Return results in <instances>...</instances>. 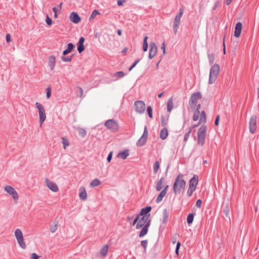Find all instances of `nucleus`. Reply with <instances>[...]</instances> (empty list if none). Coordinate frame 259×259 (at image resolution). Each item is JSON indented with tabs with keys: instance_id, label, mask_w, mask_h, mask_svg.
I'll return each instance as SVG.
<instances>
[{
	"instance_id": "obj_1",
	"label": "nucleus",
	"mask_w": 259,
	"mask_h": 259,
	"mask_svg": "<svg viewBox=\"0 0 259 259\" xmlns=\"http://www.w3.org/2000/svg\"><path fill=\"white\" fill-rule=\"evenodd\" d=\"M186 182L184 180V175L180 174L178 175L174 183L172 186L173 192L175 195L184 192L186 188Z\"/></svg>"
},
{
	"instance_id": "obj_2",
	"label": "nucleus",
	"mask_w": 259,
	"mask_h": 259,
	"mask_svg": "<svg viewBox=\"0 0 259 259\" xmlns=\"http://www.w3.org/2000/svg\"><path fill=\"white\" fill-rule=\"evenodd\" d=\"M220 72V66L218 64H214L210 68L208 83L209 84L213 83L218 76Z\"/></svg>"
},
{
	"instance_id": "obj_3",
	"label": "nucleus",
	"mask_w": 259,
	"mask_h": 259,
	"mask_svg": "<svg viewBox=\"0 0 259 259\" xmlns=\"http://www.w3.org/2000/svg\"><path fill=\"white\" fill-rule=\"evenodd\" d=\"M206 126L205 125H201L198 130L197 139L198 144L201 146H203L205 143V133L206 132Z\"/></svg>"
},
{
	"instance_id": "obj_4",
	"label": "nucleus",
	"mask_w": 259,
	"mask_h": 259,
	"mask_svg": "<svg viewBox=\"0 0 259 259\" xmlns=\"http://www.w3.org/2000/svg\"><path fill=\"white\" fill-rule=\"evenodd\" d=\"M201 98L202 95L199 92L194 93L191 95L189 104L192 109H195L198 99H201Z\"/></svg>"
},
{
	"instance_id": "obj_5",
	"label": "nucleus",
	"mask_w": 259,
	"mask_h": 259,
	"mask_svg": "<svg viewBox=\"0 0 259 259\" xmlns=\"http://www.w3.org/2000/svg\"><path fill=\"white\" fill-rule=\"evenodd\" d=\"M184 11L182 8L179 10V13L176 16L174 21V32L176 34L178 32L179 27L180 25L181 18L183 14Z\"/></svg>"
},
{
	"instance_id": "obj_6",
	"label": "nucleus",
	"mask_w": 259,
	"mask_h": 259,
	"mask_svg": "<svg viewBox=\"0 0 259 259\" xmlns=\"http://www.w3.org/2000/svg\"><path fill=\"white\" fill-rule=\"evenodd\" d=\"M15 235L19 246L22 248L25 249L26 248V244L24 241L23 235L21 230L19 229H16L15 231Z\"/></svg>"
},
{
	"instance_id": "obj_7",
	"label": "nucleus",
	"mask_w": 259,
	"mask_h": 259,
	"mask_svg": "<svg viewBox=\"0 0 259 259\" xmlns=\"http://www.w3.org/2000/svg\"><path fill=\"white\" fill-rule=\"evenodd\" d=\"M35 107L38 109L39 116V122L42 124L46 119V115L44 106L38 102L35 103Z\"/></svg>"
},
{
	"instance_id": "obj_8",
	"label": "nucleus",
	"mask_w": 259,
	"mask_h": 259,
	"mask_svg": "<svg viewBox=\"0 0 259 259\" xmlns=\"http://www.w3.org/2000/svg\"><path fill=\"white\" fill-rule=\"evenodd\" d=\"M105 126L112 132H116L119 128L118 123L114 119H109L105 123Z\"/></svg>"
},
{
	"instance_id": "obj_9",
	"label": "nucleus",
	"mask_w": 259,
	"mask_h": 259,
	"mask_svg": "<svg viewBox=\"0 0 259 259\" xmlns=\"http://www.w3.org/2000/svg\"><path fill=\"white\" fill-rule=\"evenodd\" d=\"M148 135V132L147 126H145L144 132L141 138L138 140L136 145L138 147H142L146 143Z\"/></svg>"
},
{
	"instance_id": "obj_10",
	"label": "nucleus",
	"mask_w": 259,
	"mask_h": 259,
	"mask_svg": "<svg viewBox=\"0 0 259 259\" xmlns=\"http://www.w3.org/2000/svg\"><path fill=\"white\" fill-rule=\"evenodd\" d=\"M135 111L139 113L143 114L145 110V104L143 101H137L134 103Z\"/></svg>"
},
{
	"instance_id": "obj_11",
	"label": "nucleus",
	"mask_w": 259,
	"mask_h": 259,
	"mask_svg": "<svg viewBox=\"0 0 259 259\" xmlns=\"http://www.w3.org/2000/svg\"><path fill=\"white\" fill-rule=\"evenodd\" d=\"M4 190L10 195H11L14 200H18L19 196L17 191L14 188L9 185H7L5 187Z\"/></svg>"
},
{
	"instance_id": "obj_12",
	"label": "nucleus",
	"mask_w": 259,
	"mask_h": 259,
	"mask_svg": "<svg viewBox=\"0 0 259 259\" xmlns=\"http://www.w3.org/2000/svg\"><path fill=\"white\" fill-rule=\"evenodd\" d=\"M256 130V116H252L249 121V131L251 133L253 134Z\"/></svg>"
},
{
	"instance_id": "obj_13",
	"label": "nucleus",
	"mask_w": 259,
	"mask_h": 259,
	"mask_svg": "<svg viewBox=\"0 0 259 259\" xmlns=\"http://www.w3.org/2000/svg\"><path fill=\"white\" fill-rule=\"evenodd\" d=\"M157 52V48L154 42H151L150 44V49L149 53V58L152 59L156 55Z\"/></svg>"
},
{
	"instance_id": "obj_14",
	"label": "nucleus",
	"mask_w": 259,
	"mask_h": 259,
	"mask_svg": "<svg viewBox=\"0 0 259 259\" xmlns=\"http://www.w3.org/2000/svg\"><path fill=\"white\" fill-rule=\"evenodd\" d=\"M46 186L53 192H56L58 191V188L56 183L51 181L49 179L46 178L45 181Z\"/></svg>"
},
{
	"instance_id": "obj_15",
	"label": "nucleus",
	"mask_w": 259,
	"mask_h": 259,
	"mask_svg": "<svg viewBox=\"0 0 259 259\" xmlns=\"http://www.w3.org/2000/svg\"><path fill=\"white\" fill-rule=\"evenodd\" d=\"M69 19L74 24H77L81 21V18L77 13L73 12L69 15Z\"/></svg>"
},
{
	"instance_id": "obj_16",
	"label": "nucleus",
	"mask_w": 259,
	"mask_h": 259,
	"mask_svg": "<svg viewBox=\"0 0 259 259\" xmlns=\"http://www.w3.org/2000/svg\"><path fill=\"white\" fill-rule=\"evenodd\" d=\"M84 41L85 39L83 36H81L79 38V39L77 44V51L79 53H81L85 50V47L83 44Z\"/></svg>"
},
{
	"instance_id": "obj_17",
	"label": "nucleus",
	"mask_w": 259,
	"mask_h": 259,
	"mask_svg": "<svg viewBox=\"0 0 259 259\" xmlns=\"http://www.w3.org/2000/svg\"><path fill=\"white\" fill-rule=\"evenodd\" d=\"M152 209V207L150 206H147L141 209L140 214H139L140 216H146L147 218H149L150 216V214L149 212Z\"/></svg>"
},
{
	"instance_id": "obj_18",
	"label": "nucleus",
	"mask_w": 259,
	"mask_h": 259,
	"mask_svg": "<svg viewBox=\"0 0 259 259\" xmlns=\"http://www.w3.org/2000/svg\"><path fill=\"white\" fill-rule=\"evenodd\" d=\"M149 219L147 217L144 215L142 216L141 218H139V221L136 225V229H139L143 227Z\"/></svg>"
},
{
	"instance_id": "obj_19",
	"label": "nucleus",
	"mask_w": 259,
	"mask_h": 259,
	"mask_svg": "<svg viewBox=\"0 0 259 259\" xmlns=\"http://www.w3.org/2000/svg\"><path fill=\"white\" fill-rule=\"evenodd\" d=\"M198 183V177L195 175L190 180L189 186L196 189Z\"/></svg>"
},
{
	"instance_id": "obj_20",
	"label": "nucleus",
	"mask_w": 259,
	"mask_h": 259,
	"mask_svg": "<svg viewBox=\"0 0 259 259\" xmlns=\"http://www.w3.org/2000/svg\"><path fill=\"white\" fill-rule=\"evenodd\" d=\"M242 24L241 22H238L236 23L235 27L234 36L236 37L240 36L242 30Z\"/></svg>"
},
{
	"instance_id": "obj_21",
	"label": "nucleus",
	"mask_w": 259,
	"mask_h": 259,
	"mask_svg": "<svg viewBox=\"0 0 259 259\" xmlns=\"http://www.w3.org/2000/svg\"><path fill=\"white\" fill-rule=\"evenodd\" d=\"M56 58L54 56H51L49 58L48 65L51 68V70H53L55 66Z\"/></svg>"
},
{
	"instance_id": "obj_22",
	"label": "nucleus",
	"mask_w": 259,
	"mask_h": 259,
	"mask_svg": "<svg viewBox=\"0 0 259 259\" xmlns=\"http://www.w3.org/2000/svg\"><path fill=\"white\" fill-rule=\"evenodd\" d=\"M168 135V130L166 127H164L161 130L160 132V138L162 140H165L167 138Z\"/></svg>"
},
{
	"instance_id": "obj_23",
	"label": "nucleus",
	"mask_w": 259,
	"mask_h": 259,
	"mask_svg": "<svg viewBox=\"0 0 259 259\" xmlns=\"http://www.w3.org/2000/svg\"><path fill=\"white\" fill-rule=\"evenodd\" d=\"M165 182V179L163 177H162L160 179V180L157 182L156 185V190L157 191H159L161 190L163 187V184Z\"/></svg>"
},
{
	"instance_id": "obj_24",
	"label": "nucleus",
	"mask_w": 259,
	"mask_h": 259,
	"mask_svg": "<svg viewBox=\"0 0 259 259\" xmlns=\"http://www.w3.org/2000/svg\"><path fill=\"white\" fill-rule=\"evenodd\" d=\"M74 48L75 45L72 43L68 44L67 49L63 52V55L66 56L67 54L70 53Z\"/></svg>"
},
{
	"instance_id": "obj_25",
	"label": "nucleus",
	"mask_w": 259,
	"mask_h": 259,
	"mask_svg": "<svg viewBox=\"0 0 259 259\" xmlns=\"http://www.w3.org/2000/svg\"><path fill=\"white\" fill-rule=\"evenodd\" d=\"M129 155V150L127 149L124 150L122 151H120L117 156L120 157L122 159H125L126 157Z\"/></svg>"
},
{
	"instance_id": "obj_26",
	"label": "nucleus",
	"mask_w": 259,
	"mask_h": 259,
	"mask_svg": "<svg viewBox=\"0 0 259 259\" xmlns=\"http://www.w3.org/2000/svg\"><path fill=\"white\" fill-rule=\"evenodd\" d=\"M79 197L81 200H85L87 198V194L84 188L82 187L80 189Z\"/></svg>"
},
{
	"instance_id": "obj_27",
	"label": "nucleus",
	"mask_w": 259,
	"mask_h": 259,
	"mask_svg": "<svg viewBox=\"0 0 259 259\" xmlns=\"http://www.w3.org/2000/svg\"><path fill=\"white\" fill-rule=\"evenodd\" d=\"M109 246L107 244L104 245L100 249V253L103 256H106L108 250Z\"/></svg>"
},
{
	"instance_id": "obj_28",
	"label": "nucleus",
	"mask_w": 259,
	"mask_h": 259,
	"mask_svg": "<svg viewBox=\"0 0 259 259\" xmlns=\"http://www.w3.org/2000/svg\"><path fill=\"white\" fill-rule=\"evenodd\" d=\"M166 194V193L165 192V191H161L156 198V203H159L162 200L163 198L165 196Z\"/></svg>"
},
{
	"instance_id": "obj_29",
	"label": "nucleus",
	"mask_w": 259,
	"mask_h": 259,
	"mask_svg": "<svg viewBox=\"0 0 259 259\" xmlns=\"http://www.w3.org/2000/svg\"><path fill=\"white\" fill-rule=\"evenodd\" d=\"M168 218V213L167 209H164L163 211V218L162 220V222L163 224H165L167 223Z\"/></svg>"
},
{
	"instance_id": "obj_30",
	"label": "nucleus",
	"mask_w": 259,
	"mask_h": 259,
	"mask_svg": "<svg viewBox=\"0 0 259 259\" xmlns=\"http://www.w3.org/2000/svg\"><path fill=\"white\" fill-rule=\"evenodd\" d=\"M148 37L147 36H145L144 37L143 40V50L144 52H146L148 50V44L147 42Z\"/></svg>"
},
{
	"instance_id": "obj_31",
	"label": "nucleus",
	"mask_w": 259,
	"mask_h": 259,
	"mask_svg": "<svg viewBox=\"0 0 259 259\" xmlns=\"http://www.w3.org/2000/svg\"><path fill=\"white\" fill-rule=\"evenodd\" d=\"M174 107L173 101L171 99H170L168 100L167 103V111L168 112H170L172 109Z\"/></svg>"
},
{
	"instance_id": "obj_32",
	"label": "nucleus",
	"mask_w": 259,
	"mask_h": 259,
	"mask_svg": "<svg viewBox=\"0 0 259 259\" xmlns=\"http://www.w3.org/2000/svg\"><path fill=\"white\" fill-rule=\"evenodd\" d=\"M194 213H190L187 218V222L188 225L191 224L194 220Z\"/></svg>"
},
{
	"instance_id": "obj_33",
	"label": "nucleus",
	"mask_w": 259,
	"mask_h": 259,
	"mask_svg": "<svg viewBox=\"0 0 259 259\" xmlns=\"http://www.w3.org/2000/svg\"><path fill=\"white\" fill-rule=\"evenodd\" d=\"M148 231V229L146 227H143L142 230H141L139 234V237L141 238L146 235Z\"/></svg>"
},
{
	"instance_id": "obj_34",
	"label": "nucleus",
	"mask_w": 259,
	"mask_h": 259,
	"mask_svg": "<svg viewBox=\"0 0 259 259\" xmlns=\"http://www.w3.org/2000/svg\"><path fill=\"white\" fill-rule=\"evenodd\" d=\"M124 75H125V73L123 71H120L115 72L113 76L116 77L115 80H117L119 78L123 77V76H124Z\"/></svg>"
},
{
	"instance_id": "obj_35",
	"label": "nucleus",
	"mask_w": 259,
	"mask_h": 259,
	"mask_svg": "<svg viewBox=\"0 0 259 259\" xmlns=\"http://www.w3.org/2000/svg\"><path fill=\"white\" fill-rule=\"evenodd\" d=\"M200 114V122L205 123L206 121V114L205 111H202Z\"/></svg>"
},
{
	"instance_id": "obj_36",
	"label": "nucleus",
	"mask_w": 259,
	"mask_h": 259,
	"mask_svg": "<svg viewBox=\"0 0 259 259\" xmlns=\"http://www.w3.org/2000/svg\"><path fill=\"white\" fill-rule=\"evenodd\" d=\"M168 119H166L163 115L161 116V125L163 127H166Z\"/></svg>"
},
{
	"instance_id": "obj_37",
	"label": "nucleus",
	"mask_w": 259,
	"mask_h": 259,
	"mask_svg": "<svg viewBox=\"0 0 259 259\" xmlns=\"http://www.w3.org/2000/svg\"><path fill=\"white\" fill-rule=\"evenodd\" d=\"M101 184V181L98 179L93 180L90 185L92 187H94L99 186Z\"/></svg>"
},
{
	"instance_id": "obj_38",
	"label": "nucleus",
	"mask_w": 259,
	"mask_h": 259,
	"mask_svg": "<svg viewBox=\"0 0 259 259\" xmlns=\"http://www.w3.org/2000/svg\"><path fill=\"white\" fill-rule=\"evenodd\" d=\"M207 56L209 64H212L214 61V54L213 53L208 54Z\"/></svg>"
},
{
	"instance_id": "obj_39",
	"label": "nucleus",
	"mask_w": 259,
	"mask_h": 259,
	"mask_svg": "<svg viewBox=\"0 0 259 259\" xmlns=\"http://www.w3.org/2000/svg\"><path fill=\"white\" fill-rule=\"evenodd\" d=\"M73 55L71 56H65L63 55L61 57V60L65 62H71L72 59Z\"/></svg>"
},
{
	"instance_id": "obj_40",
	"label": "nucleus",
	"mask_w": 259,
	"mask_h": 259,
	"mask_svg": "<svg viewBox=\"0 0 259 259\" xmlns=\"http://www.w3.org/2000/svg\"><path fill=\"white\" fill-rule=\"evenodd\" d=\"M159 168V162L158 161H156L153 164V171L155 174H156Z\"/></svg>"
},
{
	"instance_id": "obj_41",
	"label": "nucleus",
	"mask_w": 259,
	"mask_h": 259,
	"mask_svg": "<svg viewBox=\"0 0 259 259\" xmlns=\"http://www.w3.org/2000/svg\"><path fill=\"white\" fill-rule=\"evenodd\" d=\"M99 14H100V13L99 12V11L98 10H94L89 18V20H91L92 19H94L96 17V16H97L98 15H99Z\"/></svg>"
},
{
	"instance_id": "obj_42",
	"label": "nucleus",
	"mask_w": 259,
	"mask_h": 259,
	"mask_svg": "<svg viewBox=\"0 0 259 259\" xmlns=\"http://www.w3.org/2000/svg\"><path fill=\"white\" fill-rule=\"evenodd\" d=\"M78 133H79V135L81 137H82V138H84V137L86 136L87 133V131L84 129L80 128L78 129Z\"/></svg>"
},
{
	"instance_id": "obj_43",
	"label": "nucleus",
	"mask_w": 259,
	"mask_h": 259,
	"mask_svg": "<svg viewBox=\"0 0 259 259\" xmlns=\"http://www.w3.org/2000/svg\"><path fill=\"white\" fill-rule=\"evenodd\" d=\"M62 139L63 140L62 144H63L64 148L65 149L66 147L69 145V142L66 137H63L62 138Z\"/></svg>"
},
{
	"instance_id": "obj_44",
	"label": "nucleus",
	"mask_w": 259,
	"mask_h": 259,
	"mask_svg": "<svg viewBox=\"0 0 259 259\" xmlns=\"http://www.w3.org/2000/svg\"><path fill=\"white\" fill-rule=\"evenodd\" d=\"M195 189H196L189 186V188H188V189L187 192V196L188 197H191L192 195V194H193V192L195 190Z\"/></svg>"
},
{
	"instance_id": "obj_45",
	"label": "nucleus",
	"mask_w": 259,
	"mask_h": 259,
	"mask_svg": "<svg viewBox=\"0 0 259 259\" xmlns=\"http://www.w3.org/2000/svg\"><path fill=\"white\" fill-rule=\"evenodd\" d=\"M200 116V111H195L193 117V119L194 121H197L198 120Z\"/></svg>"
},
{
	"instance_id": "obj_46",
	"label": "nucleus",
	"mask_w": 259,
	"mask_h": 259,
	"mask_svg": "<svg viewBox=\"0 0 259 259\" xmlns=\"http://www.w3.org/2000/svg\"><path fill=\"white\" fill-rule=\"evenodd\" d=\"M147 113L148 116L150 118H153V114H152V108L151 106H149L147 109Z\"/></svg>"
},
{
	"instance_id": "obj_47",
	"label": "nucleus",
	"mask_w": 259,
	"mask_h": 259,
	"mask_svg": "<svg viewBox=\"0 0 259 259\" xmlns=\"http://www.w3.org/2000/svg\"><path fill=\"white\" fill-rule=\"evenodd\" d=\"M191 129H189V131L185 134V136H184V141L186 143L189 136H190V135L191 133Z\"/></svg>"
},
{
	"instance_id": "obj_48",
	"label": "nucleus",
	"mask_w": 259,
	"mask_h": 259,
	"mask_svg": "<svg viewBox=\"0 0 259 259\" xmlns=\"http://www.w3.org/2000/svg\"><path fill=\"white\" fill-rule=\"evenodd\" d=\"M46 97L47 99H49L51 96V88L49 87L46 90Z\"/></svg>"
},
{
	"instance_id": "obj_49",
	"label": "nucleus",
	"mask_w": 259,
	"mask_h": 259,
	"mask_svg": "<svg viewBox=\"0 0 259 259\" xmlns=\"http://www.w3.org/2000/svg\"><path fill=\"white\" fill-rule=\"evenodd\" d=\"M140 59L135 60L134 62L132 64L131 66L128 68V71H131L137 65V64L140 62Z\"/></svg>"
},
{
	"instance_id": "obj_50",
	"label": "nucleus",
	"mask_w": 259,
	"mask_h": 259,
	"mask_svg": "<svg viewBox=\"0 0 259 259\" xmlns=\"http://www.w3.org/2000/svg\"><path fill=\"white\" fill-rule=\"evenodd\" d=\"M147 245L148 241L147 240H142L141 241V245L143 247L144 251H146Z\"/></svg>"
},
{
	"instance_id": "obj_51",
	"label": "nucleus",
	"mask_w": 259,
	"mask_h": 259,
	"mask_svg": "<svg viewBox=\"0 0 259 259\" xmlns=\"http://www.w3.org/2000/svg\"><path fill=\"white\" fill-rule=\"evenodd\" d=\"M77 88L78 91V93L77 96V97L81 98L82 97V96H83V90L80 87H77Z\"/></svg>"
},
{
	"instance_id": "obj_52",
	"label": "nucleus",
	"mask_w": 259,
	"mask_h": 259,
	"mask_svg": "<svg viewBox=\"0 0 259 259\" xmlns=\"http://www.w3.org/2000/svg\"><path fill=\"white\" fill-rule=\"evenodd\" d=\"M46 22L49 26H51L52 24V20L48 15H47V17L46 19Z\"/></svg>"
},
{
	"instance_id": "obj_53",
	"label": "nucleus",
	"mask_w": 259,
	"mask_h": 259,
	"mask_svg": "<svg viewBox=\"0 0 259 259\" xmlns=\"http://www.w3.org/2000/svg\"><path fill=\"white\" fill-rule=\"evenodd\" d=\"M220 4V0H215L214 5L212 8V10H215L219 7Z\"/></svg>"
},
{
	"instance_id": "obj_54",
	"label": "nucleus",
	"mask_w": 259,
	"mask_h": 259,
	"mask_svg": "<svg viewBox=\"0 0 259 259\" xmlns=\"http://www.w3.org/2000/svg\"><path fill=\"white\" fill-rule=\"evenodd\" d=\"M57 229V225L56 224V225L51 227L50 231L52 233H54L56 231Z\"/></svg>"
},
{
	"instance_id": "obj_55",
	"label": "nucleus",
	"mask_w": 259,
	"mask_h": 259,
	"mask_svg": "<svg viewBox=\"0 0 259 259\" xmlns=\"http://www.w3.org/2000/svg\"><path fill=\"white\" fill-rule=\"evenodd\" d=\"M224 212L226 216H228L229 213V208L228 206H226L224 209Z\"/></svg>"
},
{
	"instance_id": "obj_56",
	"label": "nucleus",
	"mask_w": 259,
	"mask_h": 259,
	"mask_svg": "<svg viewBox=\"0 0 259 259\" xmlns=\"http://www.w3.org/2000/svg\"><path fill=\"white\" fill-rule=\"evenodd\" d=\"M140 215L139 214H138V215L136 216V217L134 219L133 222V225H135L136 224H137V223L139 221V218H140Z\"/></svg>"
},
{
	"instance_id": "obj_57",
	"label": "nucleus",
	"mask_w": 259,
	"mask_h": 259,
	"mask_svg": "<svg viewBox=\"0 0 259 259\" xmlns=\"http://www.w3.org/2000/svg\"><path fill=\"white\" fill-rule=\"evenodd\" d=\"M202 205V201L200 199H198L196 202V206L200 208Z\"/></svg>"
},
{
	"instance_id": "obj_58",
	"label": "nucleus",
	"mask_w": 259,
	"mask_h": 259,
	"mask_svg": "<svg viewBox=\"0 0 259 259\" xmlns=\"http://www.w3.org/2000/svg\"><path fill=\"white\" fill-rule=\"evenodd\" d=\"M112 153H112V151H111V152H110L109 153V154H108V156H107V161H108V162H110L111 161V159H112Z\"/></svg>"
},
{
	"instance_id": "obj_59",
	"label": "nucleus",
	"mask_w": 259,
	"mask_h": 259,
	"mask_svg": "<svg viewBox=\"0 0 259 259\" xmlns=\"http://www.w3.org/2000/svg\"><path fill=\"white\" fill-rule=\"evenodd\" d=\"M220 116L219 115H218L216 118H215V121H214V124L216 125V126H218L219 125V122H220Z\"/></svg>"
},
{
	"instance_id": "obj_60",
	"label": "nucleus",
	"mask_w": 259,
	"mask_h": 259,
	"mask_svg": "<svg viewBox=\"0 0 259 259\" xmlns=\"http://www.w3.org/2000/svg\"><path fill=\"white\" fill-rule=\"evenodd\" d=\"M151 224V220L148 219L147 222L145 223L144 226L143 227H146L147 229H148L149 227Z\"/></svg>"
},
{
	"instance_id": "obj_61",
	"label": "nucleus",
	"mask_w": 259,
	"mask_h": 259,
	"mask_svg": "<svg viewBox=\"0 0 259 259\" xmlns=\"http://www.w3.org/2000/svg\"><path fill=\"white\" fill-rule=\"evenodd\" d=\"M39 256L35 253H33L31 254V259H38Z\"/></svg>"
},
{
	"instance_id": "obj_62",
	"label": "nucleus",
	"mask_w": 259,
	"mask_h": 259,
	"mask_svg": "<svg viewBox=\"0 0 259 259\" xmlns=\"http://www.w3.org/2000/svg\"><path fill=\"white\" fill-rule=\"evenodd\" d=\"M161 49L163 51V54H164L165 53V46L164 42H163L161 45Z\"/></svg>"
},
{
	"instance_id": "obj_63",
	"label": "nucleus",
	"mask_w": 259,
	"mask_h": 259,
	"mask_svg": "<svg viewBox=\"0 0 259 259\" xmlns=\"http://www.w3.org/2000/svg\"><path fill=\"white\" fill-rule=\"evenodd\" d=\"M11 40V35L9 33L6 34V41L9 42Z\"/></svg>"
},
{
	"instance_id": "obj_64",
	"label": "nucleus",
	"mask_w": 259,
	"mask_h": 259,
	"mask_svg": "<svg viewBox=\"0 0 259 259\" xmlns=\"http://www.w3.org/2000/svg\"><path fill=\"white\" fill-rule=\"evenodd\" d=\"M125 0H118L117 1V5L119 6H122L123 3L125 2Z\"/></svg>"
}]
</instances>
